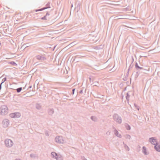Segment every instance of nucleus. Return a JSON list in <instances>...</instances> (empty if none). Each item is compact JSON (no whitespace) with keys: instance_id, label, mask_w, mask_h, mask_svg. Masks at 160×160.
I'll return each instance as SVG.
<instances>
[{"instance_id":"1","label":"nucleus","mask_w":160,"mask_h":160,"mask_svg":"<svg viewBox=\"0 0 160 160\" xmlns=\"http://www.w3.org/2000/svg\"><path fill=\"white\" fill-rule=\"evenodd\" d=\"M8 108L6 106H2L1 108V114L2 115L6 114L8 112Z\"/></svg>"},{"instance_id":"2","label":"nucleus","mask_w":160,"mask_h":160,"mask_svg":"<svg viewBox=\"0 0 160 160\" xmlns=\"http://www.w3.org/2000/svg\"><path fill=\"white\" fill-rule=\"evenodd\" d=\"M13 144L12 141L9 139H6L5 141V144L8 147H10L12 146Z\"/></svg>"},{"instance_id":"3","label":"nucleus","mask_w":160,"mask_h":160,"mask_svg":"<svg viewBox=\"0 0 160 160\" xmlns=\"http://www.w3.org/2000/svg\"><path fill=\"white\" fill-rule=\"evenodd\" d=\"M21 116V114L20 113L16 112L12 113L10 114V116L11 118H18L19 117Z\"/></svg>"},{"instance_id":"4","label":"nucleus","mask_w":160,"mask_h":160,"mask_svg":"<svg viewBox=\"0 0 160 160\" xmlns=\"http://www.w3.org/2000/svg\"><path fill=\"white\" fill-rule=\"evenodd\" d=\"M52 155L55 157L57 160H62V159L60 155H58L55 152H52Z\"/></svg>"},{"instance_id":"5","label":"nucleus","mask_w":160,"mask_h":160,"mask_svg":"<svg viewBox=\"0 0 160 160\" xmlns=\"http://www.w3.org/2000/svg\"><path fill=\"white\" fill-rule=\"evenodd\" d=\"M55 140L57 142L59 143H62L63 142V140L61 137H57L56 138Z\"/></svg>"},{"instance_id":"6","label":"nucleus","mask_w":160,"mask_h":160,"mask_svg":"<svg viewBox=\"0 0 160 160\" xmlns=\"http://www.w3.org/2000/svg\"><path fill=\"white\" fill-rule=\"evenodd\" d=\"M149 142L153 144H157V141L155 139L153 138H150L149 139Z\"/></svg>"},{"instance_id":"7","label":"nucleus","mask_w":160,"mask_h":160,"mask_svg":"<svg viewBox=\"0 0 160 160\" xmlns=\"http://www.w3.org/2000/svg\"><path fill=\"white\" fill-rule=\"evenodd\" d=\"M3 127L5 128L7 127L9 124L8 121V120H4L3 122Z\"/></svg>"},{"instance_id":"8","label":"nucleus","mask_w":160,"mask_h":160,"mask_svg":"<svg viewBox=\"0 0 160 160\" xmlns=\"http://www.w3.org/2000/svg\"><path fill=\"white\" fill-rule=\"evenodd\" d=\"M118 118L117 115H115L114 116V119L115 120L117 121V122L119 123H120L122 122V120L120 118H118V119L117 118Z\"/></svg>"},{"instance_id":"9","label":"nucleus","mask_w":160,"mask_h":160,"mask_svg":"<svg viewBox=\"0 0 160 160\" xmlns=\"http://www.w3.org/2000/svg\"><path fill=\"white\" fill-rule=\"evenodd\" d=\"M155 149L157 151L160 152V145L158 144H156L155 146Z\"/></svg>"},{"instance_id":"10","label":"nucleus","mask_w":160,"mask_h":160,"mask_svg":"<svg viewBox=\"0 0 160 160\" xmlns=\"http://www.w3.org/2000/svg\"><path fill=\"white\" fill-rule=\"evenodd\" d=\"M47 15H47V14L46 16H44L43 17H42L41 18L42 19V20H47L48 19V18H47Z\"/></svg>"},{"instance_id":"11","label":"nucleus","mask_w":160,"mask_h":160,"mask_svg":"<svg viewBox=\"0 0 160 160\" xmlns=\"http://www.w3.org/2000/svg\"><path fill=\"white\" fill-rule=\"evenodd\" d=\"M143 152H144V153L145 154H146L147 153H146V148H145L144 147H143Z\"/></svg>"},{"instance_id":"12","label":"nucleus","mask_w":160,"mask_h":160,"mask_svg":"<svg viewBox=\"0 0 160 160\" xmlns=\"http://www.w3.org/2000/svg\"><path fill=\"white\" fill-rule=\"evenodd\" d=\"M21 90H22L21 88H18L17 90V92H20Z\"/></svg>"},{"instance_id":"13","label":"nucleus","mask_w":160,"mask_h":160,"mask_svg":"<svg viewBox=\"0 0 160 160\" xmlns=\"http://www.w3.org/2000/svg\"><path fill=\"white\" fill-rule=\"evenodd\" d=\"M75 90V89H74L72 90V94H74V92Z\"/></svg>"},{"instance_id":"14","label":"nucleus","mask_w":160,"mask_h":160,"mask_svg":"<svg viewBox=\"0 0 160 160\" xmlns=\"http://www.w3.org/2000/svg\"><path fill=\"white\" fill-rule=\"evenodd\" d=\"M130 128L129 126H128V129L130 130Z\"/></svg>"},{"instance_id":"15","label":"nucleus","mask_w":160,"mask_h":160,"mask_svg":"<svg viewBox=\"0 0 160 160\" xmlns=\"http://www.w3.org/2000/svg\"><path fill=\"white\" fill-rule=\"evenodd\" d=\"M13 63L15 64H16V63L15 62H14Z\"/></svg>"}]
</instances>
